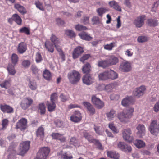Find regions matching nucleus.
I'll return each instance as SVG.
<instances>
[{
	"label": "nucleus",
	"mask_w": 159,
	"mask_h": 159,
	"mask_svg": "<svg viewBox=\"0 0 159 159\" xmlns=\"http://www.w3.org/2000/svg\"><path fill=\"white\" fill-rule=\"evenodd\" d=\"M134 102L133 97L130 96L124 98L121 102V104L123 106L126 107L129 105L133 104Z\"/></svg>",
	"instance_id": "nucleus-19"
},
{
	"label": "nucleus",
	"mask_w": 159,
	"mask_h": 159,
	"mask_svg": "<svg viewBox=\"0 0 159 159\" xmlns=\"http://www.w3.org/2000/svg\"><path fill=\"white\" fill-rule=\"evenodd\" d=\"M83 82L87 85H89L93 82V79L90 74H87L84 75L82 78Z\"/></svg>",
	"instance_id": "nucleus-17"
},
{
	"label": "nucleus",
	"mask_w": 159,
	"mask_h": 159,
	"mask_svg": "<svg viewBox=\"0 0 159 159\" xmlns=\"http://www.w3.org/2000/svg\"><path fill=\"white\" fill-rule=\"evenodd\" d=\"M13 18L15 21L18 25H21L22 24V20L21 18L16 14L13 15Z\"/></svg>",
	"instance_id": "nucleus-37"
},
{
	"label": "nucleus",
	"mask_w": 159,
	"mask_h": 159,
	"mask_svg": "<svg viewBox=\"0 0 159 159\" xmlns=\"http://www.w3.org/2000/svg\"><path fill=\"white\" fill-rule=\"evenodd\" d=\"M58 98L57 94V93H54L52 94L50 97V100L51 102H54L57 100Z\"/></svg>",
	"instance_id": "nucleus-59"
},
{
	"label": "nucleus",
	"mask_w": 159,
	"mask_h": 159,
	"mask_svg": "<svg viewBox=\"0 0 159 159\" xmlns=\"http://www.w3.org/2000/svg\"><path fill=\"white\" fill-rule=\"evenodd\" d=\"M19 31L20 33H24L28 35L30 34L29 29L25 27L21 28L19 30Z\"/></svg>",
	"instance_id": "nucleus-57"
},
{
	"label": "nucleus",
	"mask_w": 159,
	"mask_h": 159,
	"mask_svg": "<svg viewBox=\"0 0 159 159\" xmlns=\"http://www.w3.org/2000/svg\"><path fill=\"white\" fill-rule=\"evenodd\" d=\"M148 129L150 133L155 135L159 133V122L155 120L152 121Z\"/></svg>",
	"instance_id": "nucleus-4"
},
{
	"label": "nucleus",
	"mask_w": 159,
	"mask_h": 159,
	"mask_svg": "<svg viewBox=\"0 0 159 159\" xmlns=\"http://www.w3.org/2000/svg\"><path fill=\"white\" fill-rule=\"evenodd\" d=\"M108 11V9L105 8H100L97 9L96 10V11L98 13V14L99 16H102V15L107 11Z\"/></svg>",
	"instance_id": "nucleus-44"
},
{
	"label": "nucleus",
	"mask_w": 159,
	"mask_h": 159,
	"mask_svg": "<svg viewBox=\"0 0 159 159\" xmlns=\"http://www.w3.org/2000/svg\"><path fill=\"white\" fill-rule=\"evenodd\" d=\"M83 48L81 46H78L73 50L72 53V56L74 59L79 57L84 52Z\"/></svg>",
	"instance_id": "nucleus-13"
},
{
	"label": "nucleus",
	"mask_w": 159,
	"mask_h": 159,
	"mask_svg": "<svg viewBox=\"0 0 159 159\" xmlns=\"http://www.w3.org/2000/svg\"><path fill=\"white\" fill-rule=\"evenodd\" d=\"M61 158L63 159H71L73 158L72 155L70 153L65 152L62 154Z\"/></svg>",
	"instance_id": "nucleus-52"
},
{
	"label": "nucleus",
	"mask_w": 159,
	"mask_h": 159,
	"mask_svg": "<svg viewBox=\"0 0 159 159\" xmlns=\"http://www.w3.org/2000/svg\"><path fill=\"white\" fill-rule=\"evenodd\" d=\"M116 84L114 83L109 84L105 87V90L107 92H111L113 89L115 88Z\"/></svg>",
	"instance_id": "nucleus-38"
},
{
	"label": "nucleus",
	"mask_w": 159,
	"mask_h": 159,
	"mask_svg": "<svg viewBox=\"0 0 159 159\" xmlns=\"http://www.w3.org/2000/svg\"><path fill=\"white\" fill-rule=\"evenodd\" d=\"M60 98L61 101L62 102H65L68 100L69 99V97L65 95L63 93H62L60 96Z\"/></svg>",
	"instance_id": "nucleus-58"
},
{
	"label": "nucleus",
	"mask_w": 159,
	"mask_h": 159,
	"mask_svg": "<svg viewBox=\"0 0 159 159\" xmlns=\"http://www.w3.org/2000/svg\"><path fill=\"white\" fill-rule=\"evenodd\" d=\"M134 111L133 107H131L128 108L125 111L118 113V118L121 122L127 123L133 116Z\"/></svg>",
	"instance_id": "nucleus-1"
},
{
	"label": "nucleus",
	"mask_w": 159,
	"mask_h": 159,
	"mask_svg": "<svg viewBox=\"0 0 159 159\" xmlns=\"http://www.w3.org/2000/svg\"><path fill=\"white\" fill-rule=\"evenodd\" d=\"M28 86L32 90H35L37 89V86L36 83L34 81H30Z\"/></svg>",
	"instance_id": "nucleus-51"
},
{
	"label": "nucleus",
	"mask_w": 159,
	"mask_h": 159,
	"mask_svg": "<svg viewBox=\"0 0 159 159\" xmlns=\"http://www.w3.org/2000/svg\"><path fill=\"white\" fill-rule=\"evenodd\" d=\"M11 60L12 63L15 66L17 63L18 61L17 55L15 53L12 54L11 57Z\"/></svg>",
	"instance_id": "nucleus-46"
},
{
	"label": "nucleus",
	"mask_w": 159,
	"mask_h": 159,
	"mask_svg": "<svg viewBox=\"0 0 159 159\" xmlns=\"http://www.w3.org/2000/svg\"><path fill=\"white\" fill-rule=\"evenodd\" d=\"M145 20V16L142 15L137 17L134 20L133 23L137 28H140L144 24V21Z\"/></svg>",
	"instance_id": "nucleus-9"
},
{
	"label": "nucleus",
	"mask_w": 159,
	"mask_h": 159,
	"mask_svg": "<svg viewBox=\"0 0 159 159\" xmlns=\"http://www.w3.org/2000/svg\"><path fill=\"white\" fill-rule=\"evenodd\" d=\"M98 66L103 68H106L109 67L107 58L106 60H100L98 62Z\"/></svg>",
	"instance_id": "nucleus-30"
},
{
	"label": "nucleus",
	"mask_w": 159,
	"mask_h": 159,
	"mask_svg": "<svg viewBox=\"0 0 159 159\" xmlns=\"http://www.w3.org/2000/svg\"><path fill=\"white\" fill-rule=\"evenodd\" d=\"M0 85L2 88L7 89L10 87V84L8 81H6L4 82L1 83Z\"/></svg>",
	"instance_id": "nucleus-56"
},
{
	"label": "nucleus",
	"mask_w": 159,
	"mask_h": 159,
	"mask_svg": "<svg viewBox=\"0 0 159 159\" xmlns=\"http://www.w3.org/2000/svg\"><path fill=\"white\" fill-rule=\"evenodd\" d=\"M75 28L76 30L79 31L85 30L87 29L86 27L80 24H78L75 25Z\"/></svg>",
	"instance_id": "nucleus-48"
},
{
	"label": "nucleus",
	"mask_w": 159,
	"mask_h": 159,
	"mask_svg": "<svg viewBox=\"0 0 159 159\" xmlns=\"http://www.w3.org/2000/svg\"><path fill=\"white\" fill-rule=\"evenodd\" d=\"M38 109L41 114H44L46 111V107L43 103H40L38 106Z\"/></svg>",
	"instance_id": "nucleus-49"
},
{
	"label": "nucleus",
	"mask_w": 159,
	"mask_h": 159,
	"mask_svg": "<svg viewBox=\"0 0 159 159\" xmlns=\"http://www.w3.org/2000/svg\"><path fill=\"white\" fill-rule=\"evenodd\" d=\"M7 70L9 73L11 75H14L16 73V70L14 68V65H12L11 64H9Z\"/></svg>",
	"instance_id": "nucleus-39"
},
{
	"label": "nucleus",
	"mask_w": 159,
	"mask_h": 159,
	"mask_svg": "<svg viewBox=\"0 0 159 159\" xmlns=\"http://www.w3.org/2000/svg\"><path fill=\"white\" fill-rule=\"evenodd\" d=\"M109 66L116 65L119 62L118 58L114 55H111L107 58Z\"/></svg>",
	"instance_id": "nucleus-18"
},
{
	"label": "nucleus",
	"mask_w": 159,
	"mask_h": 159,
	"mask_svg": "<svg viewBox=\"0 0 159 159\" xmlns=\"http://www.w3.org/2000/svg\"><path fill=\"white\" fill-rule=\"evenodd\" d=\"M0 107L1 111L3 112L10 113L13 112V108L9 106L1 105Z\"/></svg>",
	"instance_id": "nucleus-22"
},
{
	"label": "nucleus",
	"mask_w": 159,
	"mask_h": 159,
	"mask_svg": "<svg viewBox=\"0 0 159 159\" xmlns=\"http://www.w3.org/2000/svg\"><path fill=\"white\" fill-rule=\"evenodd\" d=\"M79 35L81 39L85 40L90 41L92 39V37L90 36V34L86 32H84L80 33L79 34Z\"/></svg>",
	"instance_id": "nucleus-25"
},
{
	"label": "nucleus",
	"mask_w": 159,
	"mask_h": 159,
	"mask_svg": "<svg viewBox=\"0 0 159 159\" xmlns=\"http://www.w3.org/2000/svg\"><path fill=\"white\" fill-rule=\"evenodd\" d=\"M53 45L48 40H46L44 43L45 47L47 50L51 53H53L54 52V48Z\"/></svg>",
	"instance_id": "nucleus-24"
},
{
	"label": "nucleus",
	"mask_w": 159,
	"mask_h": 159,
	"mask_svg": "<svg viewBox=\"0 0 159 159\" xmlns=\"http://www.w3.org/2000/svg\"><path fill=\"white\" fill-rule=\"evenodd\" d=\"M8 120L6 119H5L2 120V129H4L6 128L8 125Z\"/></svg>",
	"instance_id": "nucleus-55"
},
{
	"label": "nucleus",
	"mask_w": 159,
	"mask_h": 159,
	"mask_svg": "<svg viewBox=\"0 0 159 159\" xmlns=\"http://www.w3.org/2000/svg\"><path fill=\"white\" fill-rule=\"evenodd\" d=\"M148 39V38L145 36H140L138 37L137 40L140 43H143L147 41Z\"/></svg>",
	"instance_id": "nucleus-54"
},
{
	"label": "nucleus",
	"mask_w": 159,
	"mask_h": 159,
	"mask_svg": "<svg viewBox=\"0 0 159 159\" xmlns=\"http://www.w3.org/2000/svg\"><path fill=\"white\" fill-rule=\"evenodd\" d=\"M35 4L37 7L39 9L43 11V7L42 4L39 1H37L35 2Z\"/></svg>",
	"instance_id": "nucleus-63"
},
{
	"label": "nucleus",
	"mask_w": 159,
	"mask_h": 159,
	"mask_svg": "<svg viewBox=\"0 0 159 159\" xmlns=\"http://www.w3.org/2000/svg\"><path fill=\"white\" fill-rule=\"evenodd\" d=\"M65 34L68 36L70 38L74 37L75 36V34L74 32L70 30H67L65 31Z\"/></svg>",
	"instance_id": "nucleus-50"
},
{
	"label": "nucleus",
	"mask_w": 159,
	"mask_h": 159,
	"mask_svg": "<svg viewBox=\"0 0 159 159\" xmlns=\"http://www.w3.org/2000/svg\"><path fill=\"white\" fill-rule=\"evenodd\" d=\"M146 90V89L145 86H141L135 89L133 91V94L134 97L139 98L144 94Z\"/></svg>",
	"instance_id": "nucleus-8"
},
{
	"label": "nucleus",
	"mask_w": 159,
	"mask_h": 159,
	"mask_svg": "<svg viewBox=\"0 0 159 159\" xmlns=\"http://www.w3.org/2000/svg\"><path fill=\"white\" fill-rule=\"evenodd\" d=\"M50 40L54 46L57 50L60 52L63 59L64 58V55L63 54L61 47L60 42L59 39L54 35L52 34L50 37Z\"/></svg>",
	"instance_id": "nucleus-3"
},
{
	"label": "nucleus",
	"mask_w": 159,
	"mask_h": 159,
	"mask_svg": "<svg viewBox=\"0 0 159 159\" xmlns=\"http://www.w3.org/2000/svg\"><path fill=\"white\" fill-rule=\"evenodd\" d=\"M134 144L136 146L139 148H142L145 145V142L143 141L140 140H136L135 141Z\"/></svg>",
	"instance_id": "nucleus-36"
},
{
	"label": "nucleus",
	"mask_w": 159,
	"mask_h": 159,
	"mask_svg": "<svg viewBox=\"0 0 159 159\" xmlns=\"http://www.w3.org/2000/svg\"><path fill=\"white\" fill-rule=\"evenodd\" d=\"M81 119V114L79 111H75L74 114L70 117V120L74 122H79Z\"/></svg>",
	"instance_id": "nucleus-16"
},
{
	"label": "nucleus",
	"mask_w": 159,
	"mask_h": 159,
	"mask_svg": "<svg viewBox=\"0 0 159 159\" xmlns=\"http://www.w3.org/2000/svg\"><path fill=\"white\" fill-rule=\"evenodd\" d=\"M153 110L155 112L159 111V100L155 103L153 107Z\"/></svg>",
	"instance_id": "nucleus-61"
},
{
	"label": "nucleus",
	"mask_w": 159,
	"mask_h": 159,
	"mask_svg": "<svg viewBox=\"0 0 159 159\" xmlns=\"http://www.w3.org/2000/svg\"><path fill=\"white\" fill-rule=\"evenodd\" d=\"M44 78L47 80H50L51 78V75L50 72L47 70H45L43 73Z\"/></svg>",
	"instance_id": "nucleus-45"
},
{
	"label": "nucleus",
	"mask_w": 159,
	"mask_h": 159,
	"mask_svg": "<svg viewBox=\"0 0 159 159\" xmlns=\"http://www.w3.org/2000/svg\"><path fill=\"white\" fill-rule=\"evenodd\" d=\"M50 151L49 149L47 147L40 148L37 154V159H46Z\"/></svg>",
	"instance_id": "nucleus-5"
},
{
	"label": "nucleus",
	"mask_w": 159,
	"mask_h": 159,
	"mask_svg": "<svg viewBox=\"0 0 159 159\" xmlns=\"http://www.w3.org/2000/svg\"><path fill=\"white\" fill-rule=\"evenodd\" d=\"M107 155L108 157L114 159H118L120 157L119 154L115 151H108L107 152Z\"/></svg>",
	"instance_id": "nucleus-29"
},
{
	"label": "nucleus",
	"mask_w": 159,
	"mask_h": 159,
	"mask_svg": "<svg viewBox=\"0 0 159 159\" xmlns=\"http://www.w3.org/2000/svg\"><path fill=\"white\" fill-rule=\"evenodd\" d=\"M107 71L108 79L114 80L118 78V74L113 70L110 69L107 70Z\"/></svg>",
	"instance_id": "nucleus-20"
},
{
	"label": "nucleus",
	"mask_w": 159,
	"mask_h": 159,
	"mask_svg": "<svg viewBox=\"0 0 159 159\" xmlns=\"http://www.w3.org/2000/svg\"><path fill=\"white\" fill-rule=\"evenodd\" d=\"M92 101L93 103L98 109H101L104 106V103L99 98L96 97L95 95L92 96Z\"/></svg>",
	"instance_id": "nucleus-14"
},
{
	"label": "nucleus",
	"mask_w": 159,
	"mask_h": 159,
	"mask_svg": "<svg viewBox=\"0 0 159 159\" xmlns=\"http://www.w3.org/2000/svg\"><path fill=\"white\" fill-rule=\"evenodd\" d=\"M109 128L114 133H117L119 132V130L115 127L113 123H111L109 124Z\"/></svg>",
	"instance_id": "nucleus-53"
},
{
	"label": "nucleus",
	"mask_w": 159,
	"mask_h": 159,
	"mask_svg": "<svg viewBox=\"0 0 159 159\" xmlns=\"http://www.w3.org/2000/svg\"><path fill=\"white\" fill-rule=\"evenodd\" d=\"M84 136V137L90 143H93L95 142L94 139H93L92 136L86 132H84L83 133Z\"/></svg>",
	"instance_id": "nucleus-43"
},
{
	"label": "nucleus",
	"mask_w": 159,
	"mask_h": 159,
	"mask_svg": "<svg viewBox=\"0 0 159 159\" xmlns=\"http://www.w3.org/2000/svg\"><path fill=\"white\" fill-rule=\"evenodd\" d=\"M67 77L70 82L72 84L77 83L80 78V74L75 70H73L69 72L67 75Z\"/></svg>",
	"instance_id": "nucleus-2"
},
{
	"label": "nucleus",
	"mask_w": 159,
	"mask_h": 159,
	"mask_svg": "<svg viewBox=\"0 0 159 159\" xmlns=\"http://www.w3.org/2000/svg\"><path fill=\"white\" fill-rule=\"evenodd\" d=\"M15 8L21 13L24 14L26 13V10L24 7L19 4H16L14 5Z\"/></svg>",
	"instance_id": "nucleus-33"
},
{
	"label": "nucleus",
	"mask_w": 159,
	"mask_h": 159,
	"mask_svg": "<svg viewBox=\"0 0 159 159\" xmlns=\"http://www.w3.org/2000/svg\"><path fill=\"white\" fill-rule=\"evenodd\" d=\"M35 60L37 63H39L42 60V56L40 53L37 52L36 53Z\"/></svg>",
	"instance_id": "nucleus-60"
},
{
	"label": "nucleus",
	"mask_w": 159,
	"mask_h": 159,
	"mask_svg": "<svg viewBox=\"0 0 159 159\" xmlns=\"http://www.w3.org/2000/svg\"><path fill=\"white\" fill-rule=\"evenodd\" d=\"M131 133L132 131L130 129L128 128L124 129L122 131V135L124 139L129 142H132L133 139L130 136Z\"/></svg>",
	"instance_id": "nucleus-10"
},
{
	"label": "nucleus",
	"mask_w": 159,
	"mask_h": 159,
	"mask_svg": "<svg viewBox=\"0 0 159 159\" xmlns=\"http://www.w3.org/2000/svg\"><path fill=\"white\" fill-rule=\"evenodd\" d=\"M30 64V62L28 60H24L22 62V65L25 67H28Z\"/></svg>",
	"instance_id": "nucleus-64"
},
{
	"label": "nucleus",
	"mask_w": 159,
	"mask_h": 159,
	"mask_svg": "<svg viewBox=\"0 0 159 159\" xmlns=\"http://www.w3.org/2000/svg\"><path fill=\"white\" fill-rule=\"evenodd\" d=\"M37 137L43 139L44 135V129L42 127H39L38 128L36 132Z\"/></svg>",
	"instance_id": "nucleus-35"
},
{
	"label": "nucleus",
	"mask_w": 159,
	"mask_h": 159,
	"mask_svg": "<svg viewBox=\"0 0 159 159\" xmlns=\"http://www.w3.org/2000/svg\"><path fill=\"white\" fill-rule=\"evenodd\" d=\"M47 106L49 111L52 112L54 111L56 107V105L54 102H47Z\"/></svg>",
	"instance_id": "nucleus-31"
},
{
	"label": "nucleus",
	"mask_w": 159,
	"mask_h": 159,
	"mask_svg": "<svg viewBox=\"0 0 159 159\" xmlns=\"http://www.w3.org/2000/svg\"><path fill=\"white\" fill-rule=\"evenodd\" d=\"M52 138L60 140L61 142H64L66 138L63 135L58 133H52L51 135Z\"/></svg>",
	"instance_id": "nucleus-27"
},
{
	"label": "nucleus",
	"mask_w": 159,
	"mask_h": 159,
	"mask_svg": "<svg viewBox=\"0 0 159 159\" xmlns=\"http://www.w3.org/2000/svg\"><path fill=\"white\" fill-rule=\"evenodd\" d=\"M131 69V64L130 62L128 61L121 63L119 67V69L120 71L124 72H129Z\"/></svg>",
	"instance_id": "nucleus-7"
},
{
	"label": "nucleus",
	"mask_w": 159,
	"mask_h": 159,
	"mask_svg": "<svg viewBox=\"0 0 159 159\" xmlns=\"http://www.w3.org/2000/svg\"><path fill=\"white\" fill-rule=\"evenodd\" d=\"M98 78L101 81H105L108 80L107 70L99 74Z\"/></svg>",
	"instance_id": "nucleus-32"
},
{
	"label": "nucleus",
	"mask_w": 159,
	"mask_h": 159,
	"mask_svg": "<svg viewBox=\"0 0 159 159\" xmlns=\"http://www.w3.org/2000/svg\"><path fill=\"white\" fill-rule=\"evenodd\" d=\"M106 115L108 120H113L116 116V111L114 110L111 109L106 113Z\"/></svg>",
	"instance_id": "nucleus-28"
},
{
	"label": "nucleus",
	"mask_w": 159,
	"mask_h": 159,
	"mask_svg": "<svg viewBox=\"0 0 159 159\" xmlns=\"http://www.w3.org/2000/svg\"><path fill=\"white\" fill-rule=\"evenodd\" d=\"M30 143V141H26L21 143L19 147L18 154L23 156L26 153L29 148Z\"/></svg>",
	"instance_id": "nucleus-6"
},
{
	"label": "nucleus",
	"mask_w": 159,
	"mask_h": 159,
	"mask_svg": "<svg viewBox=\"0 0 159 159\" xmlns=\"http://www.w3.org/2000/svg\"><path fill=\"white\" fill-rule=\"evenodd\" d=\"M70 143L71 144H72L75 147L79 146L80 145V143L78 139L75 137H72L70 138Z\"/></svg>",
	"instance_id": "nucleus-41"
},
{
	"label": "nucleus",
	"mask_w": 159,
	"mask_h": 159,
	"mask_svg": "<svg viewBox=\"0 0 159 159\" xmlns=\"http://www.w3.org/2000/svg\"><path fill=\"white\" fill-rule=\"evenodd\" d=\"M33 102V100L31 98H26L22 101L20 105L22 108L25 110L30 106Z\"/></svg>",
	"instance_id": "nucleus-12"
},
{
	"label": "nucleus",
	"mask_w": 159,
	"mask_h": 159,
	"mask_svg": "<svg viewBox=\"0 0 159 159\" xmlns=\"http://www.w3.org/2000/svg\"><path fill=\"white\" fill-rule=\"evenodd\" d=\"M116 46V43L113 42L109 44L104 45V48L105 49L110 51L112 50L113 48Z\"/></svg>",
	"instance_id": "nucleus-40"
},
{
	"label": "nucleus",
	"mask_w": 159,
	"mask_h": 159,
	"mask_svg": "<svg viewBox=\"0 0 159 159\" xmlns=\"http://www.w3.org/2000/svg\"><path fill=\"white\" fill-rule=\"evenodd\" d=\"M147 23L149 26L152 27L156 26L158 24V21L157 20L152 19H148Z\"/></svg>",
	"instance_id": "nucleus-34"
},
{
	"label": "nucleus",
	"mask_w": 159,
	"mask_h": 159,
	"mask_svg": "<svg viewBox=\"0 0 159 159\" xmlns=\"http://www.w3.org/2000/svg\"><path fill=\"white\" fill-rule=\"evenodd\" d=\"M90 57V55L89 54H86L84 55L80 59V61L84 63L85 61L88 59Z\"/></svg>",
	"instance_id": "nucleus-62"
},
{
	"label": "nucleus",
	"mask_w": 159,
	"mask_h": 159,
	"mask_svg": "<svg viewBox=\"0 0 159 159\" xmlns=\"http://www.w3.org/2000/svg\"><path fill=\"white\" fill-rule=\"evenodd\" d=\"M138 130L137 134L140 138H142L145 135V128L143 124H139L136 127Z\"/></svg>",
	"instance_id": "nucleus-15"
},
{
	"label": "nucleus",
	"mask_w": 159,
	"mask_h": 159,
	"mask_svg": "<svg viewBox=\"0 0 159 159\" xmlns=\"http://www.w3.org/2000/svg\"><path fill=\"white\" fill-rule=\"evenodd\" d=\"M27 120L24 118L21 119L16 124V129H20L21 130L25 129L27 126Z\"/></svg>",
	"instance_id": "nucleus-11"
},
{
	"label": "nucleus",
	"mask_w": 159,
	"mask_h": 159,
	"mask_svg": "<svg viewBox=\"0 0 159 159\" xmlns=\"http://www.w3.org/2000/svg\"><path fill=\"white\" fill-rule=\"evenodd\" d=\"M108 3L111 7L113 8L117 11L120 12L121 11V9L120 7L118 5V3L115 1H110Z\"/></svg>",
	"instance_id": "nucleus-26"
},
{
	"label": "nucleus",
	"mask_w": 159,
	"mask_h": 159,
	"mask_svg": "<svg viewBox=\"0 0 159 159\" xmlns=\"http://www.w3.org/2000/svg\"><path fill=\"white\" fill-rule=\"evenodd\" d=\"M91 66L89 63H86L82 68V71L84 73H88L91 71Z\"/></svg>",
	"instance_id": "nucleus-42"
},
{
	"label": "nucleus",
	"mask_w": 159,
	"mask_h": 159,
	"mask_svg": "<svg viewBox=\"0 0 159 159\" xmlns=\"http://www.w3.org/2000/svg\"><path fill=\"white\" fill-rule=\"evenodd\" d=\"M126 145L124 142H120L117 144V148L123 151H126Z\"/></svg>",
	"instance_id": "nucleus-47"
},
{
	"label": "nucleus",
	"mask_w": 159,
	"mask_h": 159,
	"mask_svg": "<svg viewBox=\"0 0 159 159\" xmlns=\"http://www.w3.org/2000/svg\"><path fill=\"white\" fill-rule=\"evenodd\" d=\"M83 104L84 107L89 111L90 115H93L95 113V109L90 103L85 102H83Z\"/></svg>",
	"instance_id": "nucleus-21"
},
{
	"label": "nucleus",
	"mask_w": 159,
	"mask_h": 159,
	"mask_svg": "<svg viewBox=\"0 0 159 159\" xmlns=\"http://www.w3.org/2000/svg\"><path fill=\"white\" fill-rule=\"evenodd\" d=\"M27 49V45L26 43L24 42L20 43L17 48L18 52L22 54L25 52Z\"/></svg>",
	"instance_id": "nucleus-23"
}]
</instances>
